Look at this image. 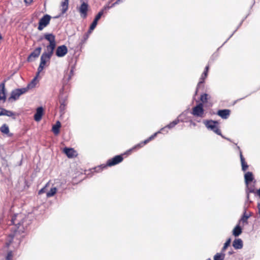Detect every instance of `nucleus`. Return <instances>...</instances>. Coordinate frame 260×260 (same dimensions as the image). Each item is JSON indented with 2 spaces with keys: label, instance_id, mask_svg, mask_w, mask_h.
Returning <instances> with one entry per match:
<instances>
[{
  "label": "nucleus",
  "instance_id": "f257e3e1",
  "mask_svg": "<svg viewBox=\"0 0 260 260\" xmlns=\"http://www.w3.org/2000/svg\"><path fill=\"white\" fill-rule=\"evenodd\" d=\"M30 223V220L28 218H23L20 214H14L11 218V224L14 225L12 230L13 234L9 235L6 243L7 247H9L17 233H24L27 230V226Z\"/></svg>",
  "mask_w": 260,
  "mask_h": 260
},
{
  "label": "nucleus",
  "instance_id": "f03ea898",
  "mask_svg": "<svg viewBox=\"0 0 260 260\" xmlns=\"http://www.w3.org/2000/svg\"><path fill=\"white\" fill-rule=\"evenodd\" d=\"M204 123L208 129L213 131L217 135L220 136L222 138H224V136L222 135L221 131L217 125L219 124L218 121L206 120L204 121Z\"/></svg>",
  "mask_w": 260,
  "mask_h": 260
},
{
  "label": "nucleus",
  "instance_id": "7ed1b4c3",
  "mask_svg": "<svg viewBox=\"0 0 260 260\" xmlns=\"http://www.w3.org/2000/svg\"><path fill=\"white\" fill-rule=\"evenodd\" d=\"M26 92V89L24 88H16L13 89L11 91L10 96L8 99V100L9 102L11 101L12 100L16 101L19 98V96L21 95Z\"/></svg>",
  "mask_w": 260,
  "mask_h": 260
},
{
  "label": "nucleus",
  "instance_id": "20e7f679",
  "mask_svg": "<svg viewBox=\"0 0 260 260\" xmlns=\"http://www.w3.org/2000/svg\"><path fill=\"white\" fill-rule=\"evenodd\" d=\"M51 17L48 14L44 15L39 22L38 29L40 31L42 30L50 23Z\"/></svg>",
  "mask_w": 260,
  "mask_h": 260
},
{
  "label": "nucleus",
  "instance_id": "39448f33",
  "mask_svg": "<svg viewBox=\"0 0 260 260\" xmlns=\"http://www.w3.org/2000/svg\"><path fill=\"white\" fill-rule=\"evenodd\" d=\"M208 70H209V66H207L205 67V70H204V72L203 73V74H202L201 78H200V81L199 82V83H198V85L197 86L196 92L194 93V96H196L197 94L199 89L201 86H203V87H204L203 84L205 82V79L206 78V77L207 76Z\"/></svg>",
  "mask_w": 260,
  "mask_h": 260
},
{
  "label": "nucleus",
  "instance_id": "423d86ee",
  "mask_svg": "<svg viewBox=\"0 0 260 260\" xmlns=\"http://www.w3.org/2000/svg\"><path fill=\"white\" fill-rule=\"evenodd\" d=\"M204 112L203 105L202 103H199L193 108L191 114L197 117H203Z\"/></svg>",
  "mask_w": 260,
  "mask_h": 260
},
{
  "label": "nucleus",
  "instance_id": "0eeeda50",
  "mask_svg": "<svg viewBox=\"0 0 260 260\" xmlns=\"http://www.w3.org/2000/svg\"><path fill=\"white\" fill-rule=\"evenodd\" d=\"M123 159V158L122 155H118L114 156L111 159H109L108 160L107 162V165L106 166H104L103 168H106L107 166H113L116 165L120 162H121Z\"/></svg>",
  "mask_w": 260,
  "mask_h": 260
},
{
  "label": "nucleus",
  "instance_id": "6e6552de",
  "mask_svg": "<svg viewBox=\"0 0 260 260\" xmlns=\"http://www.w3.org/2000/svg\"><path fill=\"white\" fill-rule=\"evenodd\" d=\"M89 5L87 3L83 2L79 8L78 11L80 14V16L83 18H86L87 16V12L88 10Z\"/></svg>",
  "mask_w": 260,
  "mask_h": 260
},
{
  "label": "nucleus",
  "instance_id": "1a4fd4ad",
  "mask_svg": "<svg viewBox=\"0 0 260 260\" xmlns=\"http://www.w3.org/2000/svg\"><path fill=\"white\" fill-rule=\"evenodd\" d=\"M68 51V48L66 45L59 46L56 48L55 54L58 57H62L67 54Z\"/></svg>",
  "mask_w": 260,
  "mask_h": 260
},
{
  "label": "nucleus",
  "instance_id": "9d476101",
  "mask_svg": "<svg viewBox=\"0 0 260 260\" xmlns=\"http://www.w3.org/2000/svg\"><path fill=\"white\" fill-rule=\"evenodd\" d=\"M43 39H46L49 42L50 47H51L53 44H56L55 36L53 34L46 33L44 35V36L41 37L38 41H41Z\"/></svg>",
  "mask_w": 260,
  "mask_h": 260
},
{
  "label": "nucleus",
  "instance_id": "9b49d317",
  "mask_svg": "<svg viewBox=\"0 0 260 260\" xmlns=\"http://www.w3.org/2000/svg\"><path fill=\"white\" fill-rule=\"evenodd\" d=\"M7 100L5 81L0 84V102L4 103Z\"/></svg>",
  "mask_w": 260,
  "mask_h": 260
},
{
  "label": "nucleus",
  "instance_id": "f8f14e48",
  "mask_svg": "<svg viewBox=\"0 0 260 260\" xmlns=\"http://www.w3.org/2000/svg\"><path fill=\"white\" fill-rule=\"evenodd\" d=\"M41 50L42 48L41 47H38L36 48L27 57V61L28 62H31L33 60L32 58L38 57L41 53Z\"/></svg>",
  "mask_w": 260,
  "mask_h": 260
},
{
  "label": "nucleus",
  "instance_id": "ddd939ff",
  "mask_svg": "<svg viewBox=\"0 0 260 260\" xmlns=\"http://www.w3.org/2000/svg\"><path fill=\"white\" fill-rule=\"evenodd\" d=\"M44 109L42 107H39L37 108L36 112L34 115V119L36 121H39L41 120L43 115Z\"/></svg>",
  "mask_w": 260,
  "mask_h": 260
},
{
  "label": "nucleus",
  "instance_id": "4468645a",
  "mask_svg": "<svg viewBox=\"0 0 260 260\" xmlns=\"http://www.w3.org/2000/svg\"><path fill=\"white\" fill-rule=\"evenodd\" d=\"M0 109L1 110L0 112V116L3 115L7 116L9 117H12L13 119H15L16 117L15 113L4 108H1Z\"/></svg>",
  "mask_w": 260,
  "mask_h": 260
},
{
  "label": "nucleus",
  "instance_id": "2eb2a0df",
  "mask_svg": "<svg viewBox=\"0 0 260 260\" xmlns=\"http://www.w3.org/2000/svg\"><path fill=\"white\" fill-rule=\"evenodd\" d=\"M231 111L229 109L219 110L217 112V115L222 119H227L230 114Z\"/></svg>",
  "mask_w": 260,
  "mask_h": 260
},
{
  "label": "nucleus",
  "instance_id": "dca6fc26",
  "mask_svg": "<svg viewBox=\"0 0 260 260\" xmlns=\"http://www.w3.org/2000/svg\"><path fill=\"white\" fill-rule=\"evenodd\" d=\"M244 179L245 184L247 185V187H248V184L252 182L254 179L253 175L252 172H247L244 175Z\"/></svg>",
  "mask_w": 260,
  "mask_h": 260
},
{
  "label": "nucleus",
  "instance_id": "f3484780",
  "mask_svg": "<svg viewBox=\"0 0 260 260\" xmlns=\"http://www.w3.org/2000/svg\"><path fill=\"white\" fill-rule=\"evenodd\" d=\"M233 246L236 249H240L243 246V241L241 239H236L233 242Z\"/></svg>",
  "mask_w": 260,
  "mask_h": 260
},
{
  "label": "nucleus",
  "instance_id": "a211bd4d",
  "mask_svg": "<svg viewBox=\"0 0 260 260\" xmlns=\"http://www.w3.org/2000/svg\"><path fill=\"white\" fill-rule=\"evenodd\" d=\"M63 152L69 158H72L75 155V151L73 148L65 147L63 149Z\"/></svg>",
  "mask_w": 260,
  "mask_h": 260
},
{
  "label": "nucleus",
  "instance_id": "6ab92c4d",
  "mask_svg": "<svg viewBox=\"0 0 260 260\" xmlns=\"http://www.w3.org/2000/svg\"><path fill=\"white\" fill-rule=\"evenodd\" d=\"M240 160H241V162L242 170L243 171L245 172L248 168V165L246 162L245 158L242 155V151H240Z\"/></svg>",
  "mask_w": 260,
  "mask_h": 260
},
{
  "label": "nucleus",
  "instance_id": "aec40b11",
  "mask_svg": "<svg viewBox=\"0 0 260 260\" xmlns=\"http://www.w3.org/2000/svg\"><path fill=\"white\" fill-rule=\"evenodd\" d=\"M251 216V213H250L249 215L246 214V209L244 208V212L243 215L239 220V223L241 221L243 223H248L247 220Z\"/></svg>",
  "mask_w": 260,
  "mask_h": 260
},
{
  "label": "nucleus",
  "instance_id": "412c9836",
  "mask_svg": "<svg viewBox=\"0 0 260 260\" xmlns=\"http://www.w3.org/2000/svg\"><path fill=\"white\" fill-rule=\"evenodd\" d=\"M110 9V7H109L108 6H105L95 16L94 19L98 21V20L101 18L102 15L104 14V12L106 11L107 10Z\"/></svg>",
  "mask_w": 260,
  "mask_h": 260
},
{
  "label": "nucleus",
  "instance_id": "4be33fe9",
  "mask_svg": "<svg viewBox=\"0 0 260 260\" xmlns=\"http://www.w3.org/2000/svg\"><path fill=\"white\" fill-rule=\"evenodd\" d=\"M242 232V229L239 225V223L238 224L234 229L233 231V235L235 237L239 236Z\"/></svg>",
  "mask_w": 260,
  "mask_h": 260
},
{
  "label": "nucleus",
  "instance_id": "5701e85b",
  "mask_svg": "<svg viewBox=\"0 0 260 260\" xmlns=\"http://www.w3.org/2000/svg\"><path fill=\"white\" fill-rule=\"evenodd\" d=\"M60 6L62 7V9H61V14H64L69 8V2L63 1L60 4Z\"/></svg>",
  "mask_w": 260,
  "mask_h": 260
},
{
  "label": "nucleus",
  "instance_id": "b1692460",
  "mask_svg": "<svg viewBox=\"0 0 260 260\" xmlns=\"http://www.w3.org/2000/svg\"><path fill=\"white\" fill-rule=\"evenodd\" d=\"M61 126V123L59 121H57L55 124L52 127V131L55 135L58 134L59 132V128Z\"/></svg>",
  "mask_w": 260,
  "mask_h": 260
},
{
  "label": "nucleus",
  "instance_id": "393cba45",
  "mask_svg": "<svg viewBox=\"0 0 260 260\" xmlns=\"http://www.w3.org/2000/svg\"><path fill=\"white\" fill-rule=\"evenodd\" d=\"M37 79V76L35 77L31 81L28 83L26 87H24V88H25L26 89V92L29 89L33 88L35 87L36 85V80Z\"/></svg>",
  "mask_w": 260,
  "mask_h": 260
},
{
  "label": "nucleus",
  "instance_id": "a878e982",
  "mask_svg": "<svg viewBox=\"0 0 260 260\" xmlns=\"http://www.w3.org/2000/svg\"><path fill=\"white\" fill-rule=\"evenodd\" d=\"M179 122V120L177 118L170 123L168 124L166 127L162 128L160 129V131H163L166 127H168L169 128H172L174 127L176 125H177Z\"/></svg>",
  "mask_w": 260,
  "mask_h": 260
},
{
  "label": "nucleus",
  "instance_id": "bb28decb",
  "mask_svg": "<svg viewBox=\"0 0 260 260\" xmlns=\"http://www.w3.org/2000/svg\"><path fill=\"white\" fill-rule=\"evenodd\" d=\"M75 67L72 66L70 71V73L69 74H67L64 75V78L66 79L68 81H70L72 76L74 75V71Z\"/></svg>",
  "mask_w": 260,
  "mask_h": 260
},
{
  "label": "nucleus",
  "instance_id": "cd10ccee",
  "mask_svg": "<svg viewBox=\"0 0 260 260\" xmlns=\"http://www.w3.org/2000/svg\"><path fill=\"white\" fill-rule=\"evenodd\" d=\"M50 59L48 58L45 55L43 54H42L40 58V64L45 66L46 64L47 61H50Z\"/></svg>",
  "mask_w": 260,
  "mask_h": 260
},
{
  "label": "nucleus",
  "instance_id": "c85d7f7f",
  "mask_svg": "<svg viewBox=\"0 0 260 260\" xmlns=\"http://www.w3.org/2000/svg\"><path fill=\"white\" fill-rule=\"evenodd\" d=\"M225 257V253L221 252L217 253L214 256V260H223Z\"/></svg>",
  "mask_w": 260,
  "mask_h": 260
},
{
  "label": "nucleus",
  "instance_id": "c756f323",
  "mask_svg": "<svg viewBox=\"0 0 260 260\" xmlns=\"http://www.w3.org/2000/svg\"><path fill=\"white\" fill-rule=\"evenodd\" d=\"M67 96H64L63 94H60L59 95V102L60 104H66L67 105Z\"/></svg>",
  "mask_w": 260,
  "mask_h": 260
},
{
  "label": "nucleus",
  "instance_id": "7c9ffc66",
  "mask_svg": "<svg viewBox=\"0 0 260 260\" xmlns=\"http://www.w3.org/2000/svg\"><path fill=\"white\" fill-rule=\"evenodd\" d=\"M57 188L55 187H52L50 190L47 192L46 196L47 198L53 197L56 192Z\"/></svg>",
  "mask_w": 260,
  "mask_h": 260
},
{
  "label": "nucleus",
  "instance_id": "2f4dec72",
  "mask_svg": "<svg viewBox=\"0 0 260 260\" xmlns=\"http://www.w3.org/2000/svg\"><path fill=\"white\" fill-rule=\"evenodd\" d=\"M2 133L8 134L9 133V126L6 124H4L1 127Z\"/></svg>",
  "mask_w": 260,
  "mask_h": 260
},
{
  "label": "nucleus",
  "instance_id": "473e14b6",
  "mask_svg": "<svg viewBox=\"0 0 260 260\" xmlns=\"http://www.w3.org/2000/svg\"><path fill=\"white\" fill-rule=\"evenodd\" d=\"M231 242V238H229L225 243L224 244L223 247L221 249V252L224 253L226 248L230 246Z\"/></svg>",
  "mask_w": 260,
  "mask_h": 260
},
{
  "label": "nucleus",
  "instance_id": "72a5a7b5",
  "mask_svg": "<svg viewBox=\"0 0 260 260\" xmlns=\"http://www.w3.org/2000/svg\"><path fill=\"white\" fill-rule=\"evenodd\" d=\"M53 48H52L51 50H50L48 52H44L42 54L45 55L48 58L51 59V57H52L53 54Z\"/></svg>",
  "mask_w": 260,
  "mask_h": 260
},
{
  "label": "nucleus",
  "instance_id": "f704fd0d",
  "mask_svg": "<svg viewBox=\"0 0 260 260\" xmlns=\"http://www.w3.org/2000/svg\"><path fill=\"white\" fill-rule=\"evenodd\" d=\"M208 96V95L207 93H204L201 95V98H200V100L202 102L201 103H202L203 104L204 103H205L207 102Z\"/></svg>",
  "mask_w": 260,
  "mask_h": 260
},
{
  "label": "nucleus",
  "instance_id": "c9c22d12",
  "mask_svg": "<svg viewBox=\"0 0 260 260\" xmlns=\"http://www.w3.org/2000/svg\"><path fill=\"white\" fill-rule=\"evenodd\" d=\"M66 105L61 104L59 107V111L61 114H63L65 112Z\"/></svg>",
  "mask_w": 260,
  "mask_h": 260
},
{
  "label": "nucleus",
  "instance_id": "e433bc0d",
  "mask_svg": "<svg viewBox=\"0 0 260 260\" xmlns=\"http://www.w3.org/2000/svg\"><path fill=\"white\" fill-rule=\"evenodd\" d=\"M149 141H150V140L149 139V138H148L147 139L145 140L144 141L138 144L137 146H135V147L136 148V147L140 148V147L143 146L144 145H145L147 143H148Z\"/></svg>",
  "mask_w": 260,
  "mask_h": 260
},
{
  "label": "nucleus",
  "instance_id": "4c0bfd02",
  "mask_svg": "<svg viewBox=\"0 0 260 260\" xmlns=\"http://www.w3.org/2000/svg\"><path fill=\"white\" fill-rule=\"evenodd\" d=\"M247 189H248V190L246 191V192H247V197H247V201H248L249 199V193L250 192H251V193L254 192V190L252 188H249L248 186L247 187Z\"/></svg>",
  "mask_w": 260,
  "mask_h": 260
},
{
  "label": "nucleus",
  "instance_id": "58836bf2",
  "mask_svg": "<svg viewBox=\"0 0 260 260\" xmlns=\"http://www.w3.org/2000/svg\"><path fill=\"white\" fill-rule=\"evenodd\" d=\"M97 24H98V21L94 19L90 26V29L93 30L95 28V27H96Z\"/></svg>",
  "mask_w": 260,
  "mask_h": 260
},
{
  "label": "nucleus",
  "instance_id": "ea45409f",
  "mask_svg": "<svg viewBox=\"0 0 260 260\" xmlns=\"http://www.w3.org/2000/svg\"><path fill=\"white\" fill-rule=\"evenodd\" d=\"M13 257V254L12 252L11 251H9L7 256H6V259L7 260H12Z\"/></svg>",
  "mask_w": 260,
  "mask_h": 260
},
{
  "label": "nucleus",
  "instance_id": "a19ab883",
  "mask_svg": "<svg viewBox=\"0 0 260 260\" xmlns=\"http://www.w3.org/2000/svg\"><path fill=\"white\" fill-rule=\"evenodd\" d=\"M44 66L40 64H39V66L38 68V72H37V76L40 74V72H41L42 71V70L44 69Z\"/></svg>",
  "mask_w": 260,
  "mask_h": 260
},
{
  "label": "nucleus",
  "instance_id": "79ce46f5",
  "mask_svg": "<svg viewBox=\"0 0 260 260\" xmlns=\"http://www.w3.org/2000/svg\"><path fill=\"white\" fill-rule=\"evenodd\" d=\"M56 47V44H53L51 47L49 46V44L46 46V48L48 51L51 50L52 48H53V50H54Z\"/></svg>",
  "mask_w": 260,
  "mask_h": 260
},
{
  "label": "nucleus",
  "instance_id": "37998d69",
  "mask_svg": "<svg viewBox=\"0 0 260 260\" xmlns=\"http://www.w3.org/2000/svg\"><path fill=\"white\" fill-rule=\"evenodd\" d=\"M47 186L46 185L45 186H44V187H43L42 188H41L39 191V192L38 193L39 194H41L44 192H45L46 191V190H47V188H46Z\"/></svg>",
  "mask_w": 260,
  "mask_h": 260
},
{
  "label": "nucleus",
  "instance_id": "c03bdc74",
  "mask_svg": "<svg viewBox=\"0 0 260 260\" xmlns=\"http://www.w3.org/2000/svg\"><path fill=\"white\" fill-rule=\"evenodd\" d=\"M160 131H158L155 133H154V134H153L152 135H151L150 137H149V139L150 140V141L153 140L156 136V135H157V134L158 133H160Z\"/></svg>",
  "mask_w": 260,
  "mask_h": 260
},
{
  "label": "nucleus",
  "instance_id": "a18cd8bd",
  "mask_svg": "<svg viewBox=\"0 0 260 260\" xmlns=\"http://www.w3.org/2000/svg\"><path fill=\"white\" fill-rule=\"evenodd\" d=\"M121 0H117L115 3H114L110 7V8L115 6L116 5L118 4Z\"/></svg>",
  "mask_w": 260,
  "mask_h": 260
},
{
  "label": "nucleus",
  "instance_id": "49530a36",
  "mask_svg": "<svg viewBox=\"0 0 260 260\" xmlns=\"http://www.w3.org/2000/svg\"><path fill=\"white\" fill-rule=\"evenodd\" d=\"M26 4H30L33 0H24Z\"/></svg>",
  "mask_w": 260,
  "mask_h": 260
},
{
  "label": "nucleus",
  "instance_id": "de8ad7c7",
  "mask_svg": "<svg viewBox=\"0 0 260 260\" xmlns=\"http://www.w3.org/2000/svg\"><path fill=\"white\" fill-rule=\"evenodd\" d=\"M234 253V251H233V250H231V251H229L228 252V254H229V255H232V254H233Z\"/></svg>",
  "mask_w": 260,
  "mask_h": 260
},
{
  "label": "nucleus",
  "instance_id": "09e8293b",
  "mask_svg": "<svg viewBox=\"0 0 260 260\" xmlns=\"http://www.w3.org/2000/svg\"><path fill=\"white\" fill-rule=\"evenodd\" d=\"M88 37V35L87 34H85L84 36V40H86Z\"/></svg>",
  "mask_w": 260,
  "mask_h": 260
},
{
  "label": "nucleus",
  "instance_id": "8fccbe9b",
  "mask_svg": "<svg viewBox=\"0 0 260 260\" xmlns=\"http://www.w3.org/2000/svg\"><path fill=\"white\" fill-rule=\"evenodd\" d=\"M92 30H91L90 29V27H89V29H88V31H87V32L86 34H87L88 35L89 34H90L92 32Z\"/></svg>",
  "mask_w": 260,
  "mask_h": 260
},
{
  "label": "nucleus",
  "instance_id": "3c124183",
  "mask_svg": "<svg viewBox=\"0 0 260 260\" xmlns=\"http://www.w3.org/2000/svg\"><path fill=\"white\" fill-rule=\"evenodd\" d=\"M257 193L258 195L259 196V197H260V188L258 190H257Z\"/></svg>",
  "mask_w": 260,
  "mask_h": 260
},
{
  "label": "nucleus",
  "instance_id": "603ef678",
  "mask_svg": "<svg viewBox=\"0 0 260 260\" xmlns=\"http://www.w3.org/2000/svg\"><path fill=\"white\" fill-rule=\"evenodd\" d=\"M259 208H260V203H258L257 204V208H258V210H259Z\"/></svg>",
  "mask_w": 260,
  "mask_h": 260
},
{
  "label": "nucleus",
  "instance_id": "864d4df0",
  "mask_svg": "<svg viewBox=\"0 0 260 260\" xmlns=\"http://www.w3.org/2000/svg\"><path fill=\"white\" fill-rule=\"evenodd\" d=\"M224 138V139H225L226 140H228V141H231V140H230V139H229V138H226V137H224V138Z\"/></svg>",
  "mask_w": 260,
  "mask_h": 260
},
{
  "label": "nucleus",
  "instance_id": "5fc2aeb1",
  "mask_svg": "<svg viewBox=\"0 0 260 260\" xmlns=\"http://www.w3.org/2000/svg\"><path fill=\"white\" fill-rule=\"evenodd\" d=\"M3 39L2 36L0 34V40Z\"/></svg>",
  "mask_w": 260,
  "mask_h": 260
},
{
  "label": "nucleus",
  "instance_id": "6e6d98bb",
  "mask_svg": "<svg viewBox=\"0 0 260 260\" xmlns=\"http://www.w3.org/2000/svg\"><path fill=\"white\" fill-rule=\"evenodd\" d=\"M237 148H238V149H239V151H241V150L240 148V147H239V146H237Z\"/></svg>",
  "mask_w": 260,
  "mask_h": 260
},
{
  "label": "nucleus",
  "instance_id": "4d7b16f0",
  "mask_svg": "<svg viewBox=\"0 0 260 260\" xmlns=\"http://www.w3.org/2000/svg\"><path fill=\"white\" fill-rule=\"evenodd\" d=\"M258 214H259V217H260V208H259V210H258Z\"/></svg>",
  "mask_w": 260,
  "mask_h": 260
},
{
  "label": "nucleus",
  "instance_id": "13d9d810",
  "mask_svg": "<svg viewBox=\"0 0 260 260\" xmlns=\"http://www.w3.org/2000/svg\"><path fill=\"white\" fill-rule=\"evenodd\" d=\"M102 166H103L102 165V166H99V170H100V169H101V168H101Z\"/></svg>",
  "mask_w": 260,
  "mask_h": 260
},
{
  "label": "nucleus",
  "instance_id": "bf43d9fd",
  "mask_svg": "<svg viewBox=\"0 0 260 260\" xmlns=\"http://www.w3.org/2000/svg\"><path fill=\"white\" fill-rule=\"evenodd\" d=\"M242 22H243V21H242L241 22V23H240V25H241V24L242 23Z\"/></svg>",
  "mask_w": 260,
  "mask_h": 260
},
{
  "label": "nucleus",
  "instance_id": "052dcab7",
  "mask_svg": "<svg viewBox=\"0 0 260 260\" xmlns=\"http://www.w3.org/2000/svg\"><path fill=\"white\" fill-rule=\"evenodd\" d=\"M59 16H60V15H59V16H58L55 17V18H58Z\"/></svg>",
  "mask_w": 260,
  "mask_h": 260
},
{
  "label": "nucleus",
  "instance_id": "680f3d73",
  "mask_svg": "<svg viewBox=\"0 0 260 260\" xmlns=\"http://www.w3.org/2000/svg\"><path fill=\"white\" fill-rule=\"evenodd\" d=\"M244 98H241V99H240L239 100H242V99H243Z\"/></svg>",
  "mask_w": 260,
  "mask_h": 260
},
{
  "label": "nucleus",
  "instance_id": "e2e57ef3",
  "mask_svg": "<svg viewBox=\"0 0 260 260\" xmlns=\"http://www.w3.org/2000/svg\"><path fill=\"white\" fill-rule=\"evenodd\" d=\"M206 260H211V259H210V258H208V259H206Z\"/></svg>",
  "mask_w": 260,
  "mask_h": 260
},
{
  "label": "nucleus",
  "instance_id": "0e129e2a",
  "mask_svg": "<svg viewBox=\"0 0 260 260\" xmlns=\"http://www.w3.org/2000/svg\"><path fill=\"white\" fill-rule=\"evenodd\" d=\"M233 34H231L230 37H231L232 36H233Z\"/></svg>",
  "mask_w": 260,
  "mask_h": 260
}]
</instances>
